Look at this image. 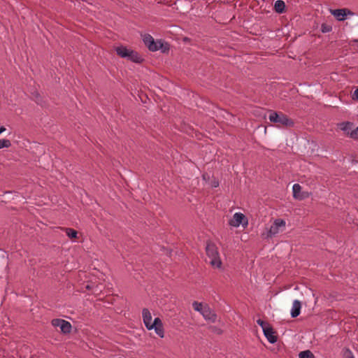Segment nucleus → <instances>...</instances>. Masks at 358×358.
Listing matches in <instances>:
<instances>
[{
  "mask_svg": "<svg viewBox=\"0 0 358 358\" xmlns=\"http://www.w3.org/2000/svg\"><path fill=\"white\" fill-rule=\"evenodd\" d=\"M143 322L148 330L155 329L156 334L160 337L164 338V330L163 323L159 317L155 318L152 323V316L148 308H143L142 310Z\"/></svg>",
  "mask_w": 358,
  "mask_h": 358,
  "instance_id": "nucleus-1",
  "label": "nucleus"
},
{
  "mask_svg": "<svg viewBox=\"0 0 358 358\" xmlns=\"http://www.w3.org/2000/svg\"><path fill=\"white\" fill-rule=\"evenodd\" d=\"M142 37L144 44L152 52L161 50L162 52L164 53L169 50V44L164 42L162 40L155 41L153 37L150 34H144Z\"/></svg>",
  "mask_w": 358,
  "mask_h": 358,
  "instance_id": "nucleus-2",
  "label": "nucleus"
},
{
  "mask_svg": "<svg viewBox=\"0 0 358 358\" xmlns=\"http://www.w3.org/2000/svg\"><path fill=\"white\" fill-rule=\"evenodd\" d=\"M206 252L210 259L209 264L213 267L220 268L222 266V261L216 245L211 241H207Z\"/></svg>",
  "mask_w": 358,
  "mask_h": 358,
  "instance_id": "nucleus-3",
  "label": "nucleus"
},
{
  "mask_svg": "<svg viewBox=\"0 0 358 358\" xmlns=\"http://www.w3.org/2000/svg\"><path fill=\"white\" fill-rule=\"evenodd\" d=\"M117 54L122 58L127 59L136 63L142 61L141 57L135 51L127 48L123 45L118 46L115 48Z\"/></svg>",
  "mask_w": 358,
  "mask_h": 358,
  "instance_id": "nucleus-4",
  "label": "nucleus"
},
{
  "mask_svg": "<svg viewBox=\"0 0 358 358\" xmlns=\"http://www.w3.org/2000/svg\"><path fill=\"white\" fill-rule=\"evenodd\" d=\"M268 119L271 122L281 126H292L293 122L282 113L271 112Z\"/></svg>",
  "mask_w": 358,
  "mask_h": 358,
  "instance_id": "nucleus-5",
  "label": "nucleus"
},
{
  "mask_svg": "<svg viewBox=\"0 0 358 358\" xmlns=\"http://www.w3.org/2000/svg\"><path fill=\"white\" fill-rule=\"evenodd\" d=\"M341 129L351 138L358 140V127L353 129V124L349 122L340 124Z\"/></svg>",
  "mask_w": 358,
  "mask_h": 358,
  "instance_id": "nucleus-6",
  "label": "nucleus"
},
{
  "mask_svg": "<svg viewBox=\"0 0 358 358\" xmlns=\"http://www.w3.org/2000/svg\"><path fill=\"white\" fill-rule=\"evenodd\" d=\"M52 324L54 327H59L61 332L64 334H69L71 331V324L69 322L62 319H53Z\"/></svg>",
  "mask_w": 358,
  "mask_h": 358,
  "instance_id": "nucleus-7",
  "label": "nucleus"
},
{
  "mask_svg": "<svg viewBox=\"0 0 358 358\" xmlns=\"http://www.w3.org/2000/svg\"><path fill=\"white\" fill-rule=\"evenodd\" d=\"M285 226V222L282 219L275 220L273 224L271 226L268 231V236L272 237L279 232L280 227H284Z\"/></svg>",
  "mask_w": 358,
  "mask_h": 358,
  "instance_id": "nucleus-8",
  "label": "nucleus"
},
{
  "mask_svg": "<svg viewBox=\"0 0 358 358\" xmlns=\"http://www.w3.org/2000/svg\"><path fill=\"white\" fill-rule=\"evenodd\" d=\"M245 220V224H248V220L245 215L241 213H236L234 215L233 219L229 221V224L232 227H238L240 224H244L243 222Z\"/></svg>",
  "mask_w": 358,
  "mask_h": 358,
  "instance_id": "nucleus-9",
  "label": "nucleus"
},
{
  "mask_svg": "<svg viewBox=\"0 0 358 358\" xmlns=\"http://www.w3.org/2000/svg\"><path fill=\"white\" fill-rule=\"evenodd\" d=\"M263 332L269 343H275L277 342L278 336L276 335V332L271 327V325H269L268 327L265 328Z\"/></svg>",
  "mask_w": 358,
  "mask_h": 358,
  "instance_id": "nucleus-10",
  "label": "nucleus"
},
{
  "mask_svg": "<svg viewBox=\"0 0 358 358\" xmlns=\"http://www.w3.org/2000/svg\"><path fill=\"white\" fill-rule=\"evenodd\" d=\"M201 315L206 320H209L211 322H215L217 320V315L208 305L204 306V309Z\"/></svg>",
  "mask_w": 358,
  "mask_h": 358,
  "instance_id": "nucleus-11",
  "label": "nucleus"
},
{
  "mask_svg": "<svg viewBox=\"0 0 358 358\" xmlns=\"http://www.w3.org/2000/svg\"><path fill=\"white\" fill-rule=\"evenodd\" d=\"M293 196L299 200L304 199L308 196L306 192H301V187L299 184H294L293 185Z\"/></svg>",
  "mask_w": 358,
  "mask_h": 358,
  "instance_id": "nucleus-12",
  "label": "nucleus"
},
{
  "mask_svg": "<svg viewBox=\"0 0 358 358\" xmlns=\"http://www.w3.org/2000/svg\"><path fill=\"white\" fill-rule=\"evenodd\" d=\"M353 15L354 13L348 8L337 9V21H343Z\"/></svg>",
  "mask_w": 358,
  "mask_h": 358,
  "instance_id": "nucleus-13",
  "label": "nucleus"
},
{
  "mask_svg": "<svg viewBox=\"0 0 358 358\" xmlns=\"http://www.w3.org/2000/svg\"><path fill=\"white\" fill-rule=\"evenodd\" d=\"M301 303L299 301L295 300L293 303V306L291 310V316L293 318L296 317L301 311Z\"/></svg>",
  "mask_w": 358,
  "mask_h": 358,
  "instance_id": "nucleus-14",
  "label": "nucleus"
},
{
  "mask_svg": "<svg viewBox=\"0 0 358 358\" xmlns=\"http://www.w3.org/2000/svg\"><path fill=\"white\" fill-rule=\"evenodd\" d=\"M275 10L278 13H282L285 11V4L282 0H277L274 4Z\"/></svg>",
  "mask_w": 358,
  "mask_h": 358,
  "instance_id": "nucleus-15",
  "label": "nucleus"
},
{
  "mask_svg": "<svg viewBox=\"0 0 358 358\" xmlns=\"http://www.w3.org/2000/svg\"><path fill=\"white\" fill-rule=\"evenodd\" d=\"M299 357V358H315L313 353L309 350L301 352Z\"/></svg>",
  "mask_w": 358,
  "mask_h": 358,
  "instance_id": "nucleus-16",
  "label": "nucleus"
},
{
  "mask_svg": "<svg viewBox=\"0 0 358 358\" xmlns=\"http://www.w3.org/2000/svg\"><path fill=\"white\" fill-rule=\"evenodd\" d=\"M66 235L71 239L76 238L78 232L73 229L71 228H66L65 229Z\"/></svg>",
  "mask_w": 358,
  "mask_h": 358,
  "instance_id": "nucleus-17",
  "label": "nucleus"
},
{
  "mask_svg": "<svg viewBox=\"0 0 358 358\" xmlns=\"http://www.w3.org/2000/svg\"><path fill=\"white\" fill-rule=\"evenodd\" d=\"M342 358H355L352 352L348 348H345L341 352Z\"/></svg>",
  "mask_w": 358,
  "mask_h": 358,
  "instance_id": "nucleus-18",
  "label": "nucleus"
},
{
  "mask_svg": "<svg viewBox=\"0 0 358 358\" xmlns=\"http://www.w3.org/2000/svg\"><path fill=\"white\" fill-rule=\"evenodd\" d=\"M192 306L196 311H198L201 313L203 312L204 309V306L202 305V303L198 301H194L192 303Z\"/></svg>",
  "mask_w": 358,
  "mask_h": 358,
  "instance_id": "nucleus-19",
  "label": "nucleus"
},
{
  "mask_svg": "<svg viewBox=\"0 0 358 358\" xmlns=\"http://www.w3.org/2000/svg\"><path fill=\"white\" fill-rule=\"evenodd\" d=\"M11 145L10 141L8 139H0V149L8 148Z\"/></svg>",
  "mask_w": 358,
  "mask_h": 358,
  "instance_id": "nucleus-20",
  "label": "nucleus"
},
{
  "mask_svg": "<svg viewBox=\"0 0 358 358\" xmlns=\"http://www.w3.org/2000/svg\"><path fill=\"white\" fill-rule=\"evenodd\" d=\"M257 323L262 328L263 331H264L265 328L271 325L268 322H265L261 319L257 320Z\"/></svg>",
  "mask_w": 358,
  "mask_h": 358,
  "instance_id": "nucleus-21",
  "label": "nucleus"
},
{
  "mask_svg": "<svg viewBox=\"0 0 358 358\" xmlns=\"http://www.w3.org/2000/svg\"><path fill=\"white\" fill-rule=\"evenodd\" d=\"M331 29H332V27H331V25L327 24H322L321 31L323 33H328V32L331 31Z\"/></svg>",
  "mask_w": 358,
  "mask_h": 358,
  "instance_id": "nucleus-22",
  "label": "nucleus"
},
{
  "mask_svg": "<svg viewBox=\"0 0 358 358\" xmlns=\"http://www.w3.org/2000/svg\"><path fill=\"white\" fill-rule=\"evenodd\" d=\"M352 99L355 100H358V87L353 92Z\"/></svg>",
  "mask_w": 358,
  "mask_h": 358,
  "instance_id": "nucleus-23",
  "label": "nucleus"
},
{
  "mask_svg": "<svg viewBox=\"0 0 358 358\" xmlns=\"http://www.w3.org/2000/svg\"><path fill=\"white\" fill-rule=\"evenodd\" d=\"M212 187H217L219 186V182L217 180H214L212 181L211 183Z\"/></svg>",
  "mask_w": 358,
  "mask_h": 358,
  "instance_id": "nucleus-24",
  "label": "nucleus"
},
{
  "mask_svg": "<svg viewBox=\"0 0 358 358\" xmlns=\"http://www.w3.org/2000/svg\"><path fill=\"white\" fill-rule=\"evenodd\" d=\"M202 177H203V179L204 180H208L210 178V176H209V175L208 173H203L202 175Z\"/></svg>",
  "mask_w": 358,
  "mask_h": 358,
  "instance_id": "nucleus-25",
  "label": "nucleus"
},
{
  "mask_svg": "<svg viewBox=\"0 0 358 358\" xmlns=\"http://www.w3.org/2000/svg\"><path fill=\"white\" fill-rule=\"evenodd\" d=\"M330 13H331L332 15L336 16V9H331Z\"/></svg>",
  "mask_w": 358,
  "mask_h": 358,
  "instance_id": "nucleus-26",
  "label": "nucleus"
},
{
  "mask_svg": "<svg viewBox=\"0 0 358 358\" xmlns=\"http://www.w3.org/2000/svg\"><path fill=\"white\" fill-rule=\"evenodd\" d=\"M6 131V128L3 127H0V134H1L3 131Z\"/></svg>",
  "mask_w": 358,
  "mask_h": 358,
  "instance_id": "nucleus-27",
  "label": "nucleus"
},
{
  "mask_svg": "<svg viewBox=\"0 0 358 358\" xmlns=\"http://www.w3.org/2000/svg\"><path fill=\"white\" fill-rule=\"evenodd\" d=\"M355 42L358 43V40H355Z\"/></svg>",
  "mask_w": 358,
  "mask_h": 358,
  "instance_id": "nucleus-28",
  "label": "nucleus"
}]
</instances>
